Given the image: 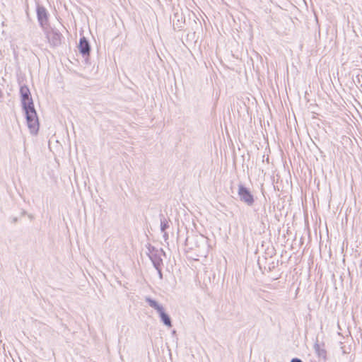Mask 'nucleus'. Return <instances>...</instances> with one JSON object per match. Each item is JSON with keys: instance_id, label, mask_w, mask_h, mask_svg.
I'll return each mask as SVG.
<instances>
[{"instance_id": "9d476101", "label": "nucleus", "mask_w": 362, "mask_h": 362, "mask_svg": "<svg viewBox=\"0 0 362 362\" xmlns=\"http://www.w3.org/2000/svg\"><path fill=\"white\" fill-rule=\"evenodd\" d=\"M166 228V223L161 221V230L163 231Z\"/></svg>"}, {"instance_id": "0eeeda50", "label": "nucleus", "mask_w": 362, "mask_h": 362, "mask_svg": "<svg viewBox=\"0 0 362 362\" xmlns=\"http://www.w3.org/2000/svg\"><path fill=\"white\" fill-rule=\"evenodd\" d=\"M146 301L151 308H154L158 313H161V311L164 310L163 307L160 304H159L157 301L150 298H146Z\"/></svg>"}, {"instance_id": "20e7f679", "label": "nucleus", "mask_w": 362, "mask_h": 362, "mask_svg": "<svg viewBox=\"0 0 362 362\" xmlns=\"http://www.w3.org/2000/svg\"><path fill=\"white\" fill-rule=\"evenodd\" d=\"M47 38L53 45H57L61 41V35L57 31L52 30L46 31Z\"/></svg>"}, {"instance_id": "7ed1b4c3", "label": "nucleus", "mask_w": 362, "mask_h": 362, "mask_svg": "<svg viewBox=\"0 0 362 362\" xmlns=\"http://www.w3.org/2000/svg\"><path fill=\"white\" fill-rule=\"evenodd\" d=\"M238 195L240 199L248 205H251L253 203V197L252 194L242 185L239 186Z\"/></svg>"}, {"instance_id": "423d86ee", "label": "nucleus", "mask_w": 362, "mask_h": 362, "mask_svg": "<svg viewBox=\"0 0 362 362\" xmlns=\"http://www.w3.org/2000/svg\"><path fill=\"white\" fill-rule=\"evenodd\" d=\"M78 49L81 54L83 55H88L90 52V46L88 42V41L86 40L85 37H82L80 40L79 45H78Z\"/></svg>"}, {"instance_id": "39448f33", "label": "nucleus", "mask_w": 362, "mask_h": 362, "mask_svg": "<svg viewBox=\"0 0 362 362\" xmlns=\"http://www.w3.org/2000/svg\"><path fill=\"white\" fill-rule=\"evenodd\" d=\"M37 18L41 26L45 28L47 23V14L45 8L38 6L37 8Z\"/></svg>"}, {"instance_id": "1a4fd4ad", "label": "nucleus", "mask_w": 362, "mask_h": 362, "mask_svg": "<svg viewBox=\"0 0 362 362\" xmlns=\"http://www.w3.org/2000/svg\"><path fill=\"white\" fill-rule=\"evenodd\" d=\"M21 99L30 97V92L27 86H22L20 89Z\"/></svg>"}, {"instance_id": "6e6552de", "label": "nucleus", "mask_w": 362, "mask_h": 362, "mask_svg": "<svg viewBox=\"0 0 362 362\" xmlns=\"http://www.w3.org/2000/svg\"><path fill=\"white\" fill-rule=\"evenodd\" d=\"M160 317L161 318L162 322L168 327L172 326L171 320L169 316L164 312V310L159 313Z\"/></svg>"}, {"instance_id": "f257e3e1", "label": "nucleus", "mask_w": 362, "mask_h": 362, "mask_svg": "<svg viewBox=\"0 0 362 362\" xmlns=\"http://www.w3.org/2000/svg\"><path fill=\"white\" fill-rule=\"evenodd\" d=\"M22 105L25 112L26 124L30 133L36 135L39 131L40 124L37 112L34 108L31 97L21 99Z\"/></svg>"}, {"instance_id": "f03ea898", "label": "nucleus", "mask_w": 362, "mask_h": 362, "mask_svg": "<svg viewBox=\"0 0 362 362\" xmlns=\"http://www.w3.org/2000/svg\"><path fill=\"white\" fill-rule=\"evenodd\" d=\"M313 349L319 358L324 361L327 360V352L324 342H319L317 341L313 346Z\"/></svg>"}, {"instance_id": "9b49d317", "label": "nucleus", "mask_w": 362, "mask_h": 362, "mask_svg": "<svg viewBox=\"0 0 362 362\" xmlns=\"http://www.w3.org/2000/svg\"><path fill=\"white\" fill-rule=\"evenodd\" d=\"M291 362H302V361L298 358H293Z\"/></svg>"}]
</instances>
